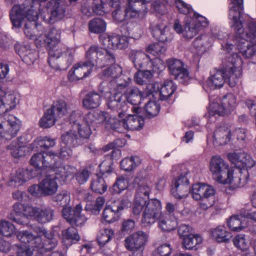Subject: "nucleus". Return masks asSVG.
Here are the masks:
<instances>
[{
    "mask_svg": "<svg viewBox=\"0 0 256 256\" xmlns=\"http://www.w3.org/2000/svg\"><path fill=\"white\" fill-rule=\"evenodd\" d=\"M227 158L235 165L240 176H234V170L230 168L229 164L221 156L216 155L211 158L209 165L213 177L220 184H230L234 181L238 182L240 186H243L247 183L249 178L248 168L254 166V161L244 152L228 153Z\"/></svg>",
    "mask_w": 256,
    "mask_h": 256,
    "instance_id": "obj_1",
    "label": "nucleus"
},
{
    "mask_svg": "<svg viewBox=\"0 0 256 256\" xmlns=\"http://www.w3.org/2000/svg\"><path fill=\"white\" fill-rule=\"evenodd\" d=\"M244 0H230L229 17L230 27L236 34L237 48L246 58H250L256 54V23L250 22L248 32H244L242 22Z\"/></svg>",
    "mask_w": 256,
    "mask_h": 256,
    "instance_id": "obj_2",
    "label": "nucleus"
},
{
    "mask_svg": "<svg viewBox=\"0 0 256 256\" xmlns=\"http://www.w3.org/2000/svg\"><path fill=\"white\" fill-rule=\"evenodd\" d=\"M242 64L240 56L236 53L233 54L226 67L209 77L206 82L208 86L212 90L220 88L225 82L231 88L235 86L242 76Z\"/></svg>",
    "mask_w": 256,
    "mask_h": 256,
    "instance_id": "obj_3",
    "label": "nucleus"
},
{
    "mask_svg": "<svg viewBox=\"0 0 256 256\" xmlns=\"http://www.w3.org/2000/svg\"><path fill=\"white\" fill-rule=\"evenodd\" d=\"M60 34L58 30L52 28L45 34L44 40L46 47L48 51V62L50 66L56 70H60L62 68L59 62L62 61L66 62V67L70 66L74 60V50L68 48L64 52L56 48L60 42Z\"/></svg>",
    "mask_w": 256,
    "mask_h": 256,
    "instance_id": "obj_4",
    "label": "nucleus"
},
{
    "mask_svg": "<svg viewBox=\"0 0 256 256\" xmlns=\"http://www.w3.org/2000/svg\"><path fill=\"white\" fill-rule=\"evenodd\" d=\"M53 171L54 176H46L38 184L30 186L28 192L34 197L41 198L53 196L58 190V180L60 182H64L72 172L67 169L68 167H59Z\"/></svg>",
    "mask_w": 256,
    "mask_h": 256,
    "instance_id": "obj_5",
    "label": "nucleus"
},
{
    "mask_svg": "<svg viewBox=\"0 0 256 256\" xmlns=\"http://www.w3.org/2000/svg\"><path fill=\"white\" fill-rule=\"evenodd\" d=\"M162 204L160 200L152 198L148 201L142 196H135L132 206L134 214L139 215L143 210L142 223L144 226L154 223L161 214Z\"/></svg>",
    "mask_w": 256,
    "mask_h": 256,
    "instance_id": "obj_6",
    "label": "nucleus"
},
{
    "mask_svg": "<svg viewBox=\"0 0 256 256\" xmlns=\"http://www.w3.org/2000/svg\"><path fill=\"white\" fill-rule=\"evenodd\" d=\"M53 201L58 205L63 207L62 210V217L71 225L77 226L84 224L87 218L82 214V206L80 204H77L74 208L66 207L70 202V194L68 192L63 190L52 198Z\"/></svg>",
    "mask_w": 256,
    "mask_h": 256,
    "instance_id": "obj_7",
    "label": "nucleus"
},
{
    "mask_svg": "<svg viewBox=\"0 0 256 256\" xmlns=\"http://www.w3.org/2000/svg\"><path fill=\"white\" fill-rule=\"evenodd\" d=\"M67 111L68 104L65 101L60 100L54 102L40 119V126L44 128L51 127L55 124L56 118L64 116Z\"/></svg>",
    "mask_w": 256,
    "mask_h": 256,
    "instance_id": "obj_8",
    "label": "nucleus"
},
{
    "mask_svg": "<svg viewBox=\"0 0 256 256\" xmlns=\"http://www.w3.org/2000/svg\"><path fill=\"white\" fill-rule=\"evenodd\" d=\"M21 122L14 115L0 114V138L6 140L15 137L20 130Z\"/></svg>",
    "mask_w": 256,
    "mask_h": 256,
    "instance_id": "obj_9",
    "label": "nucleus"
},
{
    "mask_svg": "<svg viewBox=\"0 0 256 256\" xmlns=\"http://www.w3.org/2000/svg\"><path fill=\"white\" fill-rule=\"evenodd\" d=\"M56 156L51 152H46L42 151L34 154L31 158L30 163L36 170H40L50 168L52 170L63 167L61 166L60 160H56L54 157Z\"/></svg>",
    "mask_w": 256,
    "mask_h": 256,
    "instance_id": "obj_10",
    "label": "nucleus"
},
{
    "mask_svg": "<svg viewBox=\"0 0 256 256\" xmlns=\"http://www.w3.org/2000/svg\"><path fill=\"white\" fill-rule=\"evenodd\" d=\"M236 106V97L232 94H228L222 97L220 103L214 102L210 104L208 112V116L210 118L216 115H228L234 110Z\"/></svg>",
    "mask_w": 256,
    "mask_h": 256,
    "instance_id": "obj_11",
    "label": "nucleus"
},
{
    "mask_svg": "<svg viewBox=\"0 0 256 256\" xmlns=\"http://www.w3.org/2000/svg\"><path fill=\"white\" fill-rule=\"evenodd\" d=\"M112 163L107 160H104L98 166L99 172L96 174V178L91 182L92 190L98 194H104L108 188V186L104 180V178L112 172Z\"/></svg>",
    "mask_w": 256,
    "mask_h": 256,
    "instance_id": "obj_12",
    "label": "nucleus"
},
{
    "mask_svg": "<svg viewBox=\"0 0 256 256\" xmlns=\"http://www.w3.org/2000/svg\"><path fill=\"white\" fill-rule=\"evenodd\" d=\"M147 239L146 234L142 231H138L126 238L124 246L128 250L132 252V254L138 256V254H140L141 256H143Z\"/></svg>",
    "mask_w": 256,
    "mask_h": 256,
    "instance_id": "obj_13",
    "label": "nucleus"
},
{
    "mask_svg": "<svg viewBox=\"0 0 256 256\" xmlns=\"http://www.w3.org/2000/svg\"><path fill=\"white\" fill-rule=\"evenodd\" d=\"M166 64L170 74L175 80L184 84H187L190 80L189 72L184 68V64L182 61L173 58L168 60Z\"/></svg>",
    "mask_w": 256,
    "mask_h": 256,
    "instance_id": "obj_14",
    "label": "nucleus"
},
{
    "mask_svg": "<svg viewBox=\"0 0 256 256\" xmlns=\"http://www.w3.org/2000/svg\"><path fill=\"white\" fill-rule=\"evenodd\" d=\"M171 193L176 198L182 199L190 193L189 180L186 176L180 175L172 182Z\"/></svg>",
    "mask_w": 256,
    "mask_h": 256,
    "instance_id": "obj_15",
    "label": "nucleus"
},
{
    "mask_svg": "<svg viewBox=\"0 0 256 256\" xmlns=\"http://www.w3.org/2000/svg\"><path fill=\"white\" fill-rule=\"evenodd\" d=\"M28 207L32 206L16 202L13 206V211L8 215V219L20 225L27 224L29 222L28 216L30 217V212L27 211Z\"/></svg>",
    "mask_w": 256,
    "mask_h": 256,
    "instance_id": "obj_16",
    "label": "nucleus"
},
{
    "mask_svg": "<svg viewBox=\"0 0 256 256\" xmlns=\"http://www.w3.org/2000/svg\"><path fill=\"white\" fill-rule=\"evenodd\" d=\"M108 108L118 113L119 118H122L126 114L127 106L122 94L116 92L111 94L106 101Z\"/></svg>",
    "mask_w": 256,
    "mask_h": 256,
    "instance_id": "obj_17",
    "label": "nucleus"
},
{
    "mask_svg": "<svg viewBox=\"0 0 256 256\" xmlns=\"http://www.w3.org/2000/svg\"><path fill=\"white\" fill-rule=\"evenodd\" d=\"M152 0H128L126 6V20L138 18H144L148 12V8H145L144 10H142L137 8V5L146 4L150 2Z\"/></svg>",
    "mask_w": 256,
    "mask_h": 256,
    "instance_id": "obj_18",
    "label": "nucleus"
},
{
    "mask_svg": "<svg viewBox=\"0 0 256 256\" xmlns=\"http://www.w3.org/2000/svg\"><path fill=\"white\" fill-rule=\"evenodd\" d=\"M190 193L192 198L196 200H198L202 198L204 200L206 198L214 197L215 194V190L211 186L198 182L192 185Z\"/></svg>",
    "mask_w": 256,
    "mask_h": 256,
    "instance_id": "obj_19",
    "label": "nucleus"
},
{
    "mask_svg": "<svg viewBox=\"0 0 256 256\" xmlns=\"http://www.w3.org/2000/svg\"><path fill=\"white\" fill-rule=\"evenodd\" d=\"M27 211L30 212V217L41 224L50 222L54 216V210L50 208L28 207Z\"/></svg>",
    "mask_w": 256,
    "mask_h": 256,
    "instance_id": "obj_20",
    "label": "nucleus"
},
{
    "mask_svg": "<svg viewBox=\"0 0 256 256\" xmlns=\"http://www.w3.org/2000/svg\"><path fill=\"white\" fill-rule=\"evenodd\" d=\"M14 48L22 60L28 65L33 64L38 57V52L35 50L30 48L28 45H22L16 43Z\"/></svg>",
    "mask_w": 256,
    "mask_h": 256,
    "instance_id": "obj_21",
    "label": "nucleus"
},
{
    "mask_svg": "<svg viewBox=\"0 0 256 256\" xmlns=\"http://www.w3.org/2000/svg\"><path fill=\"white\" fill-rule=\"evenodd\" d=\"M54 234L48 232L46 230H44L42 236L44 239L40 238V241L36 245V250L40 254H42L46 252L50 251L57 245V240L54 238Z\"/></svg>",
    "mask_w": 256,
    "mask_h": 256,
    "instance_id": "obj_22",
    "label": "nucleus"
},
{
    "mask_svg": "<svg viewBox=\"0 0 256 256\" xmlns=\"http://www.w3.org/2000/svg\"><path fill=\"white\" fill-rule=\"evenodd\" d=\"M154 90L151 89L144 92H141L136 87H132L127 88L124 92V95L127 102L132 105L137 106L141 103V100L145 96H148L152 94Z\"/></svg>",
    "mask_w": 256,
    "mask_h": 256,
    "instance_id": "obj_23",
    "label": "nucleus"
},
{
    "mask_svg": "<svg viewBox=\"0 0 256 256\" xmlns=\"http://www.w3.org/2000/svg\"><path fill=\"white\" fill-rule=\"evenodd\" d=\"M122 68L119 65H113L102 70L98 74V78L104 80H109V86H112L113 82L122 77Z\"/></svg>",
    "mask_w": 256,
    "mask_h": 256,
    "instance_id": "obj_24",
    "label": "nucleus"
},
{
    "mask_svg": "<svg viewBox=\"0 0 256 256\" xmlns=\"http://www.w3.org/2000/svg\"><path fill=\"white\" fill-rule=\"evenodd\" d=\"M16 96L14 94H6L0 86V114L8 112L14 109L18 102Z\"/></svg>",
    "mask_w": 256,
    "mask_h": 256,
    "instance_id": "obj_25",
    "label": "nucleus"
},
{
    "mask_svg": "<svg viewBox=\"0 0 256 256\" xmlns=\"http://www.w3.org/2000/svg\"><path fill=\"white\" fill-rule=\"evenodd\" d=\"M34 170L28 169H18L9 182V186L17 187L22 186L26 182L34 178Z\"/></svg>",
    "mask_w": 256,
    "mask_h": 256,
    "instance_id": "obj_26",
    "label": "nucleus"
},
{
    "mask_svg": "<svg viewBox=\"0 0 256 256\" xmlns=\"http://www.w3.org/2000/svg\"><path fill=\"white\" fill-rule=\"evenodd\" d=\"M83 64L84 62H80L74 66L68 74L70 81L82 80L90 75L92 72L90 68H88L86 64Z\"/></svg>",
    "mask_w": 256,
    "mask_h": 256,
    "instance_id": "obj_27",
    "label": "nucleus"
},
{
    "mask_svg": "<svg viewBox=\"0 0 256 256\" xmlns=\"http://www.w3.org/2000/svg\"><path fill=\"white\" fill-rule=\"evenodd\" d=\"M108 116V113L105 112H89L84 117V122L90 127L95 128L104 122Z\"/></svg>",
    "mask_w": 256,
    "mask_h": 256,
    "instance_id": "obj_28",
    "label": "nucleus"
},
{
    "mask_svg": "<svg viewBox=\"0 0 256 256\" xmlns=\"http://www.w3.org/2000/svg\"><path fill=\"white\" fill-rule=\"evenodd\" d=\"M129 58L138 70H142L146 66L151 60L150 56L141 50H132Z\"/></svg>",
    "mask_w": 256,
    "mask_h": 256,
    "instance_id": "obj_29",
    "label": "nucleus"
},
{
    "mask_svg": "<svg viewBox=\"0 0 256 256\" xmlns=\"http://www.w3.org/2000/svg\"><path fill=\"white\" fill-rule=\"evenodd\" d=\"M210 236L218 243H228L232 238V234L226 230L224 225H220L210 230Z\"/></svg>",
    "mask_w": 256,
    "mask_h": 256,
    "instance_id": "obj_30",
    "label": "nucleus"
},
{
    "mask_svg": "<svg viewBox=\"0 0 256 256\" xmlns=\"http://www.w3.org/2000/svg\"><path fill=\"white\" fill-rule=\"evenodd\" d=\"M230 130L228 128L220 126L214 132L213 144L215 146L224 145L230 140Z\"/></svg>",
    "mask_w": 256,
    "mask_h": 256,
    "instance_id": "obj_31",
    "label": "nucleus"
},
{
    "mask_svg": "<svg viewBox=\"0 0 256 256\" xmlns=\"http://www.w3.org/2000/svg\"><path fill=\"white\" fill-rule=\"evenodd\" d=\"M48 8L50 12L48 22L54 23L64 16L65 10L60 6V0H51L48 3Z\"/></svg>",
    "mask_w": 256,
    "mask_h": 256,
    "instance_id": "obj_32",
    "label": "nucleus"
},
{
    "mask_svg": "<svg viewBox=\"0 0 256 256\" xmlns=\"http://www.w3.org/2000/svg\"><path fill=\"white\" fill-rule=\"evenodd\" d=\"M100 48L98 46L92 45L90 46L86 53V61L83 64H86L91 69L92 68H99V65L96 64L99 60V52Z\"/></svg>",
    "mask_w": 256,
    "mask_h": 256,
    "instance_id": "obj_33",
    "label": "nucleus"
},
{
    "mask_svg": "<svg viewBox=\"0 0 256 256\" xmlns=\"http://www.w3.org/2000/svg\"><path fill=\"white\" fill-rule=\"evenodd\" d=\"M62 242L67 247L70 246L72 244H75L80 240V236L78 234V230L70 226L62 231Z\"/></svg>",
    "mask_w": 256,
    "mask_h": 256,
    "instance_id": "obj_34",
    "label": "nucleus"
},
{
    "mask_svg": "<svg viewBox=\"0 0 256 256\" xmlns=\"http://www.w3.org/2000/svg\"><path fill=\"white\" fill-rule=\"evenodd\" d=\"M101 96L96 92H89L82 100L83 106L88 110H92L98 108L100 104Z\"/></svg>",
    "mask_w": 256,
    "mask_h": 256,
    "instance_id": "obj_35",
    "label": "nucleus"
},
{
    "mask_svg": "<svg viewBox=\"0 0 256 256\" xmlns=\"http://www.w3.org/2000/svg\"><path fill=\"white\" fill-rule=\"evenodd\" d=\"M16 236L21 242L24 244L23 245L30 246L35 250H36L35 246L40 241V237L34 236L31 232L26 230L18 232Z\"/></svg>",
    "mask_w": 256,
    "mask_h": 256,
    "instance_id": "obj_36",
    "label": "nucleus"
},
{
    "mask_svg": "<svg viewBox=\"0 0 256 256\" xmlns=\"http://www.w3.org/2000/svg\"><path fill=\"white\" fill-rule=\"evenodd\" d=\"M125 129L128 130H135L142 129L144 124V120L138 115H128L124 119Z\"/></svg>",
    "mask_w": 256,
    "mask_h": 256,
    "instance_id": "obj_37",
    "label": "nucleus"
},
{
    "mask_svg": "<svg viewBox=\"0 0 256 256\" xmlns=\"http://www.w3.org/2000/svg\"><path fill=\"white\" fill-rule=\"evenodd\" d=\"M61 139L64 144L70 147H77L83 144V142L78 138L77 132L72 130L63 134Z\"/></svg>",
    "mask_w": 256,
    "mask_h": 256,
    "instance_id": "obj_38",
    "label": "nucleus"
},
{
    "mask_svg": "<svg viewBox=\"0 0 256 256\" xmlns=\"http://www.w3.org/2000/svg\"><path fill=\"white\" fill-rule=\"evenodd\" d=\"M22 139L21 136L18 138L16 142H12L8 146V148L10 150L12 156L14 158H18L25 156L26 154V147L21 142Z\"/></svg>",
    "mask_w": 256,
    "mask_h": 256,
    "instance_id": "obj_39",
    "label": "nucleus"
},
{
    "mask_svg": "<svg viewBox=\"0 0 256 256\" xmlns=\"http://www.w3.org/2000/svg\"><path fill=\"white\" fill-rule=\"evenodd\" d=\"M108 5L115 10L112 12L114 20L117 23H120L126 20V10L123 11L121 10L120 0H107Z\"/></svg>",
    "mask_w": 256,
    "mask_h": 256,
    "instance_id": "obj_40",
    "label": "nucleus"
},
{
    "mask_svg": "<svg viewBox=\"0 0 256 256\" xmlns=\"http://www.w3.org/2000/svg\"><path fill=\"white\" fill-rule=\"evenodd\" d=\"M141 159L136 156L126 157L120 162V168L125 172H131L141 164Z\"/></svg>",
    "mask_w": 256,
    "mask_h": 256,
    "instance_id": "obj_41",
    "label": "nucleus"
},
{
    "mask_svg": "<svg viewBox=\"0 0 256 256\" xmlns=\"http://www.w3.org/2000/svg\"><path fill=\"white\" fill-rule=\"evenodd\" d=\"M159 220L158 227L164 232H170L178 226V221L175 217L168 218L167 216H162V213L156 220Z\"/></svg>",
    "mask_w": 256,
    "mask_h": 256,
    "instance_id": "obj_42",
    "label": "nucleus"
},
{
    "mask_svg": "<svg viewBox=\"0 0 256 256\" xmlns=\"http://www.w3.org/2000/svg\"><path fill=\"white\" fill-rule=\"evenodd\" d=\"M56 144V140L49 136L38 138L32 143L33 148L40 149L42 151L54 147Z\"/></svg>",
    "mask_w": 256,
    "mask_h": 256,
    "instance_id": "obj_43",
    "label": "nucleus"
},
{
    "mask_svg": "<svg viewBox=\"0 0 256 256\" xmlns=\"http://www.w3.org/2000/svg\"><path fill=\"white\" fill-rule=\"evenodd\" d=\"M99 56L98 60L100 61L96 63V64H98L99 65V68H102L106 66L115 63L116 60L114 54L106 48H100Z\"/></svg>",
    "mask_w": 256,
    "mask_h": 256,
    "instance_id": "obj_44",
    "label": "nucleus"
},
{
    "mask_svg": "<svg viewBox=\"0 0 256 256\" xmlns=\"http://www.w3.org/2000/svg\"><path fill=\"white\" fill-rule=\"evenodd\" d=\"M202 238L198 234H190L182 238V246L186 250L196 249V246L202 242Z\"/></svg>",
    "mask_w": 256,
    "mask_h": 256,
    "instance_id": "obj_45",
    "label": "nucleus"
},
{
    "mask_svg": "<svg viewBox=\"0 0 256 256\" xmlns=\"http://www.w3.org/2000/svg\"><path fill=\"white\" fill-rule=\"evenodd\" d=\"M116 206H106L102 215V219L106 222L110 224L118 220L120 216V213L116 211Z\"/></svg>",
    "mask_w": 256,
    "mask_h": 256,
    "instance_id": "obj_46",
    "label": "nucleus"
},
{
    "mask_svg": "<svg viewBox=\"0 0 256 256\" xmlns=\"http://www.w3.org/2000/svg\"><path fill=\"white\" fill-rule=\"evenodd\" d=\"M176 89V86L172 80H166L160 90V99L164 100L171 96Z\"/></svg>",
    "mask_w": 256,
    "mask_h": 256,
    "instance_id": "obj_47",
    "label": "nucleus"
},
{
    "mask_svg": "<svg viewBox=\"0 0 256 256\" xmlns=\"http://www.w3.org/2000/svg\"><path fill=\"white\" fill-rule=\"evenodd\" d=\"M132 79L126 76L122 75V77L114 81L110 88L113 89L116 92L122 94L132 82Z\"/></svg>",
    "mask_w": 256,
    "mask_h": 256,
    "instance_id": "obj_48",
    "label": "nucleus"
},
{
    "mask_svg": "<svg viewBox=\"0 0 256 256\" xmlns=\"http://www.w3.org/2000/svg\"><path fill=\"white\" fill-rule=\"evenodd\" d=\"M100 42L105 48L118 49V35L104 34L100 37Z\"/></svg>",
    "mask_w": 256,
    "mask_h": 256,
    "instance_id": "obj_49",
    "label": "nucleus"
},
{
    "mask_svg": "<svg viewBox=\"0 0 256 256\" xmlns=\"http://www.w3.org/2000/svg\"><path fill=\"white\" fill-rule=\"evenodd\" d=\"M89 30L92 33L100 34L106 29V22L100 18H94L88 22Z\"/></svg>",
    "mask_w": 256,
    "mask_h": 256,
    "instance_id": "obj_50",
    "label": "nucleus"
},
{
    "mask_svg": "<svg viewBox=\"0 0 256 256\" xmlns=\"http://www.w3.org/2000/svg\"><path fill=\"white\" fill-rule=\"evenodd\" d=\"M234 245L238 250L246 252L250 246L249 240L245 234H238L232 240Z\"/></svg>",
    "mask_w": 256,
    "mask_h": 256,
    "instance_id": "obj_51",
    "label": "nucleus"
},
{
    "mask_svg": "<svg viewBox=\"0 0 256 256\" xmlns=\"http://www.w3.org/2000/svg\"><path fill=\"white\" fill-rule=\"evenodd\" d=\"M106 127L120 133L125 130L124 119L120 120L116 117H110L106 122Z\"/></svg>",
    "mask_w": 256,
    "mask_h": 256,
    "instance_id": "obj_52",
    "label": "nucleus"
},
{
    "mask_svg": "<svg viewBox=\"0 0 256 256\" xmlns=\"http://www.w3.org/2000/svg\"><path fill=\"white\" fill-rule=\"evenodd\" d=\"M128 187V182L127 178L120 176L117 178L116 182L110 188V191L112 194H118Z\"/></svg>",
    "mask_w": 256,
    "mask_h": 256,
    "instance_id": "obj_53",
    "label": "nucleus"
},
{
    "mask_svg": "<svg viewBox=\"0 0 256 256\" xmlns=\"http://www.w3.org/2000/svg\"><path fill=\"white\" fill-rule=\"evenodd\" d=\"M166 50V48L163 42H156L149 45L146 48L147 52L156 57H160L164 54Z\"/></svg>",
    "mask_w": 256,
    "mask_h": 256,
    "instance_id": "obj_54",
    "label": "nucleus"
},
{
    "mask_svg": "<svg viewBox=\"0 0 256 256\" xmlns=\"http://www.w3.org/2000/svg\"><path fill=\"white\" fill-rule=\"evenodd\" d=\"M15 226L11 222L4 220H0V233L6 237H10L15 232Z\"/></svg>",
    "mask_w": 256,
    "mask_h": 256,
    "instance_id": "obj_55",
    "label": "nucleus"
},
{
    "mask_svg": "<svg viewBox=\"0 0 256 256\" xmlns=\"http://www.w3.org/2000/svg\"><path fill=\"white\" fill-rule=\"evenodd\" d=\"M53 153L54 154V152ZM54 154L56 156L54 157V159L58 161L60 160L62 166L68 167L69 168H67L68 171H70V170L72 169V168L69 166H63L60 160H68L71 157L72 154V149L70 148V146L66 145L64 146H62L60 150L58 155L56 153H54Z\"/></svg>",
    "mask_w": 256,
    "mask_h": 256,
    "instance_id": "obj_56",
    "label": "nucleus"
},
{
    "mask_svg": "<svg viewBox=\"0 0 256 256\" xmlns=\"http://www.w3.org/2000/svg\"><path fill=\"white\" fill-rule=\"evenodd\" d=\"M105 203V198L102 196L96 198L94 204H86L85 210L92 214L96 215L99 214Z\"/></svg>",
    "mask_w": 256,
    "mask_h": 256,
    "instance_id": "obj_57",
    "label": "nucleus"
},
{
    "mask_svg": "<svg viewBox=\"0 0 256 256\" xmlns=\"http://www.w3.org/2000/svg\"><path fill=\"white\" fill-rule=\"evenodd\" d=\"M160 105L155 102L149 101L144 106L146 116L150 118L158 114L160 110Z\"/></svg>",
    "mask_w": 256,
    "mask_h": 256,
    "instance_id": "obj_58",
    "label": "nucleus"
},
{
    "mask_svg": "<svg viewBox=\"0 0 256 256\" xmlns=\"http://www.w3.org/2000/svg\"><path fill=\"white\" fill-rule=\"evenodd\" d=\"M227 226L232 231L237 232H240L244 228L242 226V220L238 215L230 216L227 220Z\"/></svg>",
    "mask_w": 256,
    "mask_h": 256,
    "instance_id": "obj_59",
    "label": "nucleus"
},
{
    "mask_svg": "<svg viewBox=\"0 0 256 256\" xmlns=\"http://www.w3.org/2000/svg\"><path fill=\"white\" fill-rule=\"evenodd\" d=\"M76 128L78 129V137L80 138V140L82 141V140L89 138L92 134V130L90 126L84 122L76 126Z\"/></svg>",
    "mask_w": 256,
    "mask_h": 256,
    "instance_id": "obj_60",
    "label": "nucleus"
},
{
    "mask_svg": "<svg viewBox=\"0 0 256 256\" xmlns=\"http://www.w3.org/2000/svg\"><path fill=\"white\" fill-rule=\"evenodd\" d=\"M36 252V256H42L37 250H33V248L26 245L18 246L16 254L18 256H32L34 252Z\"/></svg>",
    "mask_w": 256,
    "mask_h": 256,
    "instance_id": "obj_61",
    "label": "nucleus"
},
{
    "mask_svg": "<svg viewBox=\"0 0 256 256\" xmlns=\"http://www.w3.org/2000/svg\"><path fill=\"white\" fill-rule=\"evenodd\" d=\"M172 249L170 244H164L158 246L152 252V256H170Z\"/></svg>",
    "mask_w": 256,
    "mask_h": 256,
    "instance_id": "obj_62",
    "label": "nucleus"
},
{
    "mask_svg": "<svg viewBox=\"0 0 256 256\" xmlns=\"http://www.w3.org/2000/svg\"><path fill=\"white\" fill-rule=\"evenodd\" d=\"M192 22L198 26L200 30L207 27L209 24L208 20L205 17L196 12H194Z\"/></svg>",
    "mask_w": 256,
    "mask_h": 256,
    "instance_id": "obj_63",
    "label": "nucleus"
},
{
    "mask_svg": "<svg viewBox=\"0 0 256 256\" xmlns=\"http://www.w3.org/2000/svg\"><path fill=\"white\" fill-rule=\"evenodd\" d=\"M114 234V232L112 230H106L104 232L102 233L98 238V245L102 247L107 244L112 238Z\"/></svg>",
    "mask_w": 256,
    "mask_h": 256,
    "instance_id": "obj_64",
    "label": "nucleus"
}]
</instances>
